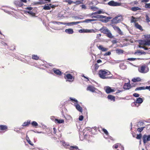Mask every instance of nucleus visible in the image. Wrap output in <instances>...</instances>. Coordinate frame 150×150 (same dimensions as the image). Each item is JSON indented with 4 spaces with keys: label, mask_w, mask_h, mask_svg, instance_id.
<instances>
[{
    "label": "nucleus",
    "mask_w": 150,
    "mask_h": 150,
    "mask_svg": "<svg viewBox=\"0 0 150 150\" xmlns=\"http://www.w3.org/2000/svg\"><path fill=\"white\" fill-rule=\"evenodd\" d=\"M122 21V17L121 16H118L114 18L112 20L111 22L110 23L109 25L110 27H112L113 28H119L118 27L115 26V24L121 22Z\"/></svg>",
    "instance_id": "1"
},
{
    "label": "nucleus",
    "mask_w": 150,
    "mask_h": 150,
    "mask_svg": "<svg viewBox=\"0 0 150 150\" xmlns=\"http://www.w3.org/2000/svg\"><path fill=\"white\" fill-rule=\"evenodd\" d=\"M110 72L107 70H101L99 71L98 74L100 78L103 79H107L109 78L108 76H106L109 74Z\"/></svg>",
    "instance_id": "2"
},
{
    "label": "nucleus",
    "mask_w": 150,
    "mask_h": 150,
    "mask_svg": "<svg viewBox=\"0 0 150 150\" xmlns=\"http://www.w3.org/2000/svg\"><path fill=\"white\" fill-rule=\"evenodd\" d=\"M138 71L141 73L145 74L149 71V69L147 66L143 65L139 68Z\"/></svg>",
    "instance_id": "3"
},
{
    "label": "nucleus",
    "mask_w": 150,
    "mask_h": 150,
    "mask_svg": "<svg viewBox=\"0 0 150 150\" xmlns=\"http://www.w3.org/2000/svg\"><path fill=\"white\" fill-rule=\"evenodd\" d=\"M100 30L101 32L104 34H106L108 37L110 38H113L110 31L108 29H100Z\"/></svg>",
    "instance_id": "4"
},
{
    "label": "nucleus",
    "mask_w": 150,
    "mask_h": 150,
    "mask_svg": "<svg viewBox=\"0 0 150 150\" xmlns=\"http://www.w3.org/2000/svg\"><path fill=\"white\" fill-rule=\"evenodd\" d=\"M62 143L63 146L66 148H69L70 150H74L78 149V148L76 146H70L65 142L63 141Z\"/></svg>",
    "instance_id": "5"
},
{
    "label": "nucleus",
    "mask_w": 150,
    "mask_h": 150,
    "mask_svg": "<svg viewBox=\"0 0 150 150\" xmlns=\"http://www.w3.org/2000/svg\"><path fill=\"white\" fill-rule=\"evenodd\" d=\"M96 29H82L79 30V32L80 33H95L97 31Z\"/></svg>",
    "instance_id": "6"
},
{
    "label": "nucleus",
    "mask_w": 150,
    "mask_h": 150,
    "mask_svg": "<svg viewBox=\"0 0 150 150\" xmlns=\"http://www.w3.org/2000/svg\"><path fill=\"white\" fill-rule=\"evenodd\" d=\"M64 78L66 79V81L72 82L74 80V78L73 77V76L70 74H65Z\"/></svg>",
    "instance_id": "7"
},
{
    "label": "nucleus",
    "mask_w": 150,
    "mask_h": 150,
    "mask_svg": "<svg viewBox=\"0 0 150 150\" xmlns=\"http://www.w3.org/2000/svg\"><path fill=\"white\" fill-rule=\"evenodd\" d=\"M121 3L117 2H115L114 1H111L108 3L109 6H121Z\"/></svg>",
    "instance_id": "8"
},
{
    "label": "nucleus",
    "mask_w": 150,
    "mask_h": 150,
    "mask_svg": "<svg viewBox=\"0 0 150 150\" xmlns=\"http://www.w3.org/2000/svg\"><path fill=\"white\" fill-rule=\"evenodd\" d=\"M142 140L144 144L150 141V135L144 134L143 136Z\"/></svg>",
    "instance_id": "9"
},
{
    "label": "nucleus",
    "mask_w": 150,
    "mask_h": 150,
    "mask_svg": "<svg viewBox=\"0 0 150 150\" xmlns=\"http://www.w3.org/2000/svg\"><path fill=\"white\" fill-rule=\"evenodd\" d=\"M139 43L141 45H150V40H139Z\"/></svg>",
    "instance_id": "10"
},
{
    "label": "nucleus",
    "mask_w": 150,
    "mask_h": 150,
    "mask_svg": "<svg viewBox=\"0 0 150 150\" xmlns=\"http://www.w3.org/2000/svg\"><path fill=\"white\" fill-rule=\"evenodd\" d=\"M105 89L106 92L107 93H109L115 91V90L114 89H112L109 86H105Z\"/></svg>",
    "instance_id": "11"
},
{
    "label": "nucleus",
    "mask_w": 150,
    "mask_h": 150,
    "mask_svg": "<svg viewBox=\"0 0 150 150\" xmlns=\"http://www.w3.org/2000/svg\"><path fill=\"white\" fill-rule=\"evenodd\" d=\"M81 22V21H78L76 22H72L68 23H63L62 22H60L61 23L64 25H66L68 26L72 25H76L78 23H80Z\"/></svg>",
    "instance_id": "12"
},
{
    "label": "nucleus",
    "mask_w": 150,
    "mask_h": 150,
    "mask_svg": "<svg viewBox=\"0 0 150 150\" xmlns=\"http://www.w3.org/2000/svg\"><path fill=\"white\" fill-rule=\"evenodd\" d=\"M97 89L95 88L93 86H88L87 88V90L89 91L92 92H94L97 90Z\"/></svg>",
    "instance_id": "13"
},
{
    "label": "nucleus",
    "mask_w": 150,
    "mask_h": 150,
    "mask_svg": "<svg viewBox=\"0 0 150 150\" xmlns=\"http://www.w3.org/2000/svg\"><path fill=\"white\" fill-rule=\"evenodd\" d=\"M14 4L17 7H21L23 5V4L18 0L15 1Z\"/></svg>",
    "instance_id": "14"
},
{
    "label": "nucleus",
    "mask_w": 150,
    "mask_h": 150,
    "mask_svg": "<svg viewBox=\"0 0 150 150\" xmlns=\"http://www.w3.org/2000/svg\"><path fill=\"white\" fill-rule=\"evenodd\" d=\"M74 106H75L76 108V109L80 112H82V108L80 106L79 104L78 103L77 104H75Z\"/></svg>",
    "instance_id": "15"
},
{
    "label": "nucleus",
    "mask_w": 150,
    "mask_h": 150,
    "mask_svg": "<svg viewBox=\"0 0 150 150\" xmlns=\"http://www.w3.org/2000/svg\"><path fill=\"white\" fill-rule=\"evenodd\" d=\"M104 17H103V19H102L101 21L105 23L108 22L109 20L111 18L110 17H106V16H104Z\"/></svg>",
    "instance_id": "16"
},
{
    "label": "nucleus",
    "mask_w": 150,
    "mask_h": 150,
    "mask_svg": "<svg viewBox=\"0 0 150 150\" xmlns=\"http://www.w3.org/2000/svg\"><path fill=\"white\" fill-rule=\"evenodd\" d=\"M53 71L57 75H60L61 74V72L60 71L59 69H53Z\"/></svg>",
    "instance_id": "17"
},
{
    "label": "nucleus",
    "mask_w": 150,
    "mask_h": 150,
    "mask_svg": "<svg viewBox=\"0 0 150 150\" xmlns=\"http://www.w3.org/2000/svg\"><path fill=\"white\" fill-rule=\"evenodd\" d=\"M130 88V86L129 84L128 83H125L124 86L123 88L126 90H128Z\"/></svg>",
    "instance_id": "18"
},
{
    "label": "nucleus",
    "mask_w": 150,
    "mask_h": 150,
    "mask_svg": "<svg viewBox=\"0 0 150 150\" xmlns=\"http://www.w3.org/2000/svg\"><path fill=\"white\" fill-rule=\"evenodd\" d=\"M107 98L108 99L110 100H112L114 101L115 100V97L111 95L108 96Z\"/></svg>",
    "instance_id": "19"
},
{
    "label": "nucleus",
    "mask_w": 150,
    "mask_h": 150,
    "mask_svg": "<svg viewBox=\"0 0 150 150\" xmlns=\"http://www.w3.org/2000/svg\"><path fill=\"white\" fill-rule=\"evenodd\" d=\"M65 32L69 34H71L74 32L72 29H67L65 30Z\"/></svg>",
    "instance_id": "20"
},
{
    "label": "nucleus",
    "mask_w": 150,
    "mask_h": 150,
    "mask_svg": "<svg viewBox=\"0 0 150 150\" xmlns=\"http://www.w3.org/2000/svg\"><path fill=\"white\" fill-rule=\"evenodd\" d=\"M132 11H140L141 8L138 7H134L131 8L130 9Z\"/></svg>",
    "instance_id": "21"
},
{
    "label": "nucleus",
    "mask_w": 150,
    "mask_h": 150,
    "mask_svg": "<svg viewBox=\"0 0 150 150\" xmlns=\"http://www.w3.org/2000/svg\"><path fill=\"white\" fill-rule=\"evenodd\" d=\"M7 129V127L6 125H0V129L1 130H6Z\"/></svg>",
    "instance_id": "22"
},
{
    "label": "nucleus",
    "mask_w": 150,
    "mask_h": 150,
    "mask_svg": "<svg viewBox=\"0 0 150 150\" xmlns=\"http://www.w3.org/2000/svg\"><path fill=\"white\" fill-rule=\"evenodd\" d=\"M143 102V100L142 98H137L136 100V102H134V103H138L139 104L142 103Z\"/></svg>",
    "instance_id": "23"
},
{
    "label": "nucleus",
    "mask_w": 150,
    "mask_h": 150,
    "mask_svg": "<svg viewBox=\"0 0 150 150\" xmlns=\"http://www.w3.org/2000/svg\"><path fill=\"white\" fill-rule=\"evenodd\" d=\"M98 48L99 50H101L103 52L106 51L108 50L107 48L103 47L101 45H99Z\"/></svg>",
    "instance_id": "24"
},
{
    "label": "nucleus",
    "mask_w": 150,
    "mask_h": 150,
    "mask_svg": "<svg viewBox=\"0 0 150 150\" xmlns=\"http://www.w3.org/2000/svg\"><path fill=\"white\" fill-rule=\"evenodd\" d=\"M137 18L134 17L133 16H132L131 18V22L132 23H134L135 24V23H136V22L137 21Z\"/></svg>",
    "instance_id": "25"
},
{
    "label": "nucleus",
    "mask_w": 150,
    "mask_h": 150,
    "mask_svg": "<svg viewBox=\"0 0 150 150\" xmlns=\"http://www.w3.org/2000/svg\"><path fill=\"white\" fill-rule=\"evenodd\" d=\"M25 138L26 141L30 144L32 146H33V144L32 143L31 141L30 140L29 137H28L27 135L26 136Z\"/></svg>",
    "instance_id": "26"
},
{
    "label": "nucleus",
    "mask_w": 150,
    "mask_h": 150,
    "mask_svg": "<svg viewBox=\"0 0 150 150\" xmlns=\"http://www.w3.org/2000/svg\"><path fill=\"white\" fill-rule=\"evenodd\" d=\"M49 4H45L43 7V9L45 10H49L50 9V7Z\"/></svg>",
    "instance_id": "27"
},
{
    "label": "nucleus",
    "mask_w": 150,
    "mask_h": 150,
    "mask_svg": "<svg viewBox=\"0 0 150 150\" xmlns=\"http://www.w3.org/2000/svg\"><path fill=\"white\" fill-rule=\"evenodd\" d=\"M96 20L94 19H87L85 21H83L82 22L84 23H88L89 22L95 21Z\"/></svg>",
    "instance_id": "28"
},
{
    "label": "nucleus",
    "mask_w": 150,
    "mask_h": 150,
    "mask_svg": "<svg viewBox=\"0 0 150 150\" xmlns=\"http://www.w3.org/2000/svg\"><path fill=\"white\" fill-rule=\"evenodd\" d=\"M115 51L116 53L119 54H123L124 52L123 50L121 49H117Z\"/></svg>",
    "instance_id": "29"
},
{
    "label": "nucleus",
    "mask_w": 150,
    "mask_h": 150,
    "mask_svg": "<svg viewBox=\"0 0 150 150\" xmlns=\"http://www.w3.org/2000/svg\"><path fill=\"white\" fill-rule=\"evenodd\" d=\"M92 17V18H102V19H103V17H105L104 16L101 15H97L96 16H93Z\"/></svg>",
    "instance_id": "30"
},
{
    "label": "nucleus",
    "mask_w": 150,
    "mask_h": 150,
    "mask_svg": "<svg viewBox=\"0 0 150 150\" xmlns=\"http://www.w3.org/2000/svg\"><path fill=\"white\" fill-rule=\"evenodd\" d=\"M132 81L134 82H136L137 81H141V79L139 77H137L136 78H134L133 79Z\"/></svg>",
    "instance_id": "31"
},
{
    "label": "nucleus",
    "mask_w": 150,
    "mask_h": 150,
    "mask_svg": "<svg viewBox=\"0 0 150 150\" xmlns=\"http://www.w3.org/2000/svg\"><path fill=\"white\" fill-rule=\"evenodd\" d=\"M30 120H28L27 122H24L23 124L22 125V126H26L28 125L30 123Z\"/></svg>",
    "instance_id": "32"
},
{
    "label": "nucleus",
    "mask_w": 150,
    "mask_h": 150,
    "mask_svg": "<svg viewBox=\"0 0 150 150\" xmlns=\"http://www.w3.org/2000/svg\"><path fill=\"white\" fill-rule=\"evenodd\" d=\"M146 54V53L144 51H141L137 52L135 53V54Z\"/></svg>",
    "instance_id": "33"
},
{
    "label": "nucleus",
    "mask_w": 150,
    "mask_h": 150,
    "mask_svg": "<svg viewBox=\"0 0 150 150\" xmlns=\"http://www.w3.org/2000/svg\"><path fill=\"white\" fill-rule=\"evenodd\" d=\"M83 0H81V1H74V3L76 5H79L82 3V2Z\"/></svg>",
    "instance_id": "34"
},
{
    "label": "nucleus",
    "mask_w": 150,
    "mask_h": 150,
    "mask_svg": "<svg viewBox=\"0 0 150 150\" xmlns=\"http://www.w3.org/2000/svg\"><path fill=\"white\" fill-rule=\"evenodd\" d=\"M55 121H56L58 123H64V121L63 120L61 119V120H58L57 119H55Z\"/></svg>",
    "instance_id": "35"
},
{
    "label": "nucleus",
    "mask_w": 150,
    "mask_h": 150,
    "mask_svg": "<svg viewBox=\"0 0 150 150\" xmlns=\"http://www.w3.org/2000/svg\"><path fill=\"white\" fill-rule=\"evenodd\" d=\"M26 12L31 15L32 16H35V13H33L32 11H26Z\"/></svg>",
    "instance_id": "36"
},
{
    "label": "nucleus",
    "mask_w": 150,
    "mask_h": 150,
    "mask_svg": "<svg viewBox=\"0 0 150 150\" xmlns=\"http://www.w3.org/2000/svg\"><path fill=\"white\" fill-rule=\"evenodd\" d=\"M145 87H139L135 89V91H139L145 89Z\"/></svg>",
    "instance_id": "37"
},
{
    "label": "nucleus",
    "mask_w": 150,
    "mask_h": 150,
    "mask_svg": "<svg viewBox=\"0 0 150 150\" xmlns=\"http://www.w3.org/2000/svg\"><path fill=\"white\" fill-rule=\"evenodd\" d=\"M144 127H142L140 128H139L137 129V131L139 132H141L145 128Z\"/></svg>",
    "instance_id": "38"
},
{
    "label": "nucleus",
    "mask_w": 150,
    "mask_h": 150,
    "mask_svg": "<svg viewBox=\"0 0 150 150\" xmlns=\"http://www.w3.org/2000/svg\"><path fill=\"white\" fill-rule=\"evenodd\" d=\"M134 26L136 28H142V26L137 23L134 24Z\"/></svg>",
    "instance_id": "39"
},
{
    "label": "nucleus",
    "mask_w": 150,
    "mask_h": 150,
    "mask_svg": "<svg viewBox=\"0 0 150 150\" xmlns=\"http://www.w3.org/2000/svg\"><path fill=\"white\" fill-rule=\"evenodd\" d=\"M32 125L33 126H36L38 125L37 123L35 121H33L31 123Z\"/></svg>",
    "instance_id": "40"
},
{
    "label": "nucleus",
    "mask_w": 150,
    "mask_h": 150,
    "mask_svg": "<svg viewBox=\"0 0 150 150\" xmlns=\"http://www.w3.org/2000/svg\"><path fill=\"white\" fill-rule=\"evenodd\" d=\"M32 57L33 59L35 60H37L39 58V57L37 55H33Z\"/></svg>",
    "instance_id": "41"
},
{
    "label": "nucleus",
    "mask_w": 150,
    "mask_h": 150,
    "mask_svg": "<svg viewBox=\"0 0 150 150\" xmlns=\"http://www.w3.org/2000/svg\"><path fill=\"white\" fill-rule=\"evenodd\" d=\"M91 9L93 10L94 11H96L97 9H98V8L95 6H92L91 7Z\"/></svg>",
    "instance_id": "42"
},
{
    "label": "nucleus",
    "mask_w": 150,
    "mask_h": 150,
    "mask_svg": "<svg viewBox=\"0 0 150 150\" xmlns=\"http://www.w3.org/2000/svg\"><path fill=\"white\" fill-rule=\"evenodd\" d=\"M142 136V134H138L137 135V137H136V138L138 139H141Z\"/></svg>",
    "instance_id": "43"
},
{
    "label": "nucleus",
    "mask_w": 150,
    "mask_h": 150,
    "mask_svg": "<svg viewBox=\"0 0 150 150\" xmlns=\"http://www.w3.org/2000/svg\"><path fill=\"white\" fill-rule=\"evenodd\" d=\"M146 20L147 22H150V18L148 17L147 15H146Z\"/></svg>",
    "instance_id": "44"
},
{
    "label": "nucleus",
    "mask_w": 150,
    "mask_h": 150,
    "mask_svg": "<svg viewBox=\"0 0 150 150\" xmlns=\"http://www.w3.org/2000/svg\"><path fill=\"white\" fill-rule=\"evenodd\" d=\"M145 7L146 8H150V3L146 4Z\"/></svg>",
    "instance_id": "45"
},
{
    "label": "nucleus",
    "mask_w": 150,
    "mask_h": 150,
    "mask_svg": "<svg viewBox=\"0 0 150 150\" xmlns=\"http://www.w3.org/2000/svg\"><path fill=\"white\" fill-rule=\"evenodd\" d=\"M137 59L136 58H128L127 59V60H129V61H134L135 60V59Z\"/></svg>",
    "instance_id": "46"
},
{
    "label": "nucleus",
    "mask_w": 150,
    "mask_h": 150,
    "mask_svg": "<svg viewBox=\"0 0 150 150\" xmlns=\"http://www.w3.org/2000/svg\"><path fill=\"white\" fill-rule=\"evenodd\" d=\"M103 131L106 135H108V132L106 129H103Z\"/></svg>",
    "instance_id": "47"
},
{
    "label": "nucleus",
    "mask_w": 150,
    "mask_h": 150,
    "mask_svg": "<svg viewBox=\"0 0 150 150\" xmlns=\"http://www.w3.org/2000/svg\"><path fill=\"white\" fill-rule=\"evenodd\" d=\"M83 116L82 115H81L79 116V120L82 121L83 120Z\"/></svg>",
    "instance_id": "48"
},
{
    "label": "nucleus",
    "mask_w": 150,
    "mask_h": 150,
    "mask_svg": "<svg viewBox=\"0 0 150 150\" xmlns=\"http://www.w3.org/2000/svg\"><path fill=\"white\" fill-rule=\"evenodd\" d=\"M133 96L135 97H138L139 96V95L138 93H135L133 94Z\"/></svg>",
    "instance_id": "49"
},
{
    "label": "nucleus",
    "mask_w": 150,
    "mask_h": 150,
    "mask_svg": "<svg viewBox=\"0 0 150 150\" xmlns=\"http://www.w3.org/2000/svg\"><path fill=\"white\" fill-rule=\"evenodd\" d=\"M117 29V31L118 33L119 34L121 35H122V33L121 31V30H120V29Z\"/></svg>",
    "instance_id": "50"
},
{
    "label": "nucleus",
    "mask_w": 150,
    "mask_h": 150,
    "mask_svg": "<svg viewBox=\"0 0 150 150\" xmlns=\"http://www.w3.org/2000/svg\"><path fill=\"white\" fill-rule=\"evenodd\" d=\"M119 144H120H120H115L113 146V147H114V148L115 149H117L118 148V145Z\"/></svg>",
    "instance_id": "51"
},
{
    "label": "nucleus",
    "mask_w": 150,
    "mask_h": 150,
    "mask_svg": "<svg viewBox=\"0 0 150 150\" xmlns=\"http://www.w3.org/2000/svg\"><path fill=\"white\" fill-rule=\"evenodd\" d=\"M144 124V123L142 122H139L138 123V127H139L142 125H143Z\"/></svg>",
    "instance_id": "52"
},
{
    "label": "nucleus",
    "mask_w": 150,
    "mask_h": 150,
    "mask_svg": "<svg viewBox=\"0 0 150 150\" xmlns=\"http://www.w3.org/2000/svg\"><path fill=\"white\" fill-rule=\"evenodd\" d=\"M70 99L72 101V102H73V101H76V102L77 101V100L72 97H70Z\"/></svg>",
    "instance_id": "53"
},
{
    "label": "nucleus",
    "mask_w": 150,
    "mask_h": 150,
    "mask_svg": "<svg viewBox=\"0 0 150 150\" xmlns=\"http://www.w3.org/2000/svg\"><path fill=\"white\" fill-rule=\"evenodd\" d=\"M111 52H108L107 53H106L104 55L105 56H107V55H109L111 54Z\"/></svg>",
    "instance_id": "54"
},
{
    "label": "nucleus",
    "mask_w": 150,
    "mask_h": 150,
    "mask_svg": "<svg viewBox=\"0 0 150 150\" xmlns=\"http://www.w3.org/2000/svg\"><path fill=\"white\" fill-rule=\"evenodd\" d=\"M139 47L140 48H144V49L145 50H147L148 49V48L147 47H142L141 46H139Z\"/></svg>",
    "instance_id": "55"
},
{
    "label": "nucleus",
    "mask_w": 150,
    "mask_h": 150,
    "mask_svg": "<svg viewBox=\"0 0 150 150\" xmlns=\"http://www.w3.org/2000/svg\"><path fill=\"white\" fill-rule=\"evenodd\" d=\"M74 1H71V0H69V1H67V2H68V3L69 4H71L72 3H74Z\"/></svg>",
    "instance_id": "56"
},
{
    "label": "nucleus",
    "mask_w": 150,
    "mask_h": 150,
    "mask_svg": "<svg viewBox=\"0 0 150 150\" xmlns=\"http://www.w3.org/2000/svg\"><path fill=\"white\" fill-rule=\"evenodd\" d=\"M72 18H74L75 19H79V17H78V16H73L72 17Z\"/></svg>",
    "instance_id": "57"
},
{
    "label": "nucleus",
    "mask_w": 150,
    "mask_h": 150,
    "mask_svg": "<svg viewBox=\"0 0 150 150\" xmlns=\"http://www.w3.org/2000/svg\"><path fill=\"white\" fill-rule=\"evenodd\" d=\"M81 7L82 8L84 9H86V7L85 5H81Z\"/></svg>",
    "instance_id": "58"
},
{
    "label": "nucleus",
    "mask_w": 150,
    "mask_h": 150,
    "mask_svg": "<svg viewBox=\"0 0 150 150\" xmlns=\"http://www.w3.org/2000/svg\"><path fill=\"white\" fill-rule=\"evenodd\" d=\"M26 9L29 10V11H30L32 10L33 9V8L31 7H27L26 8Z\"/></svg>",
    "instance_id": "59"
},
{
    "label": "nucleus",
    "mask_w": 150,
    "mask_h": 150,
    "mask_svg": "<svg viewBox=\"0 0 150 150\" xmlns=\"http://www.w3.org/2000/svg\"><path fill=\"white\" fill-rule=\"evenodd\" d=\"M50 6V8H54L55 7V6L54 5H53L51 4H49Z\"/></svg>",
    "instance_id": "60"
},
{
    "label": "nucleus",
    "mask_w": 150,
    "mask_h": 150,
    "mask_svg": "<svg viewBox=\"0 0 150 150\" xmlns=\"http://www.w3.org/2000/svg\"><path fill=\"white\" fill-rule=\"evenodd\" d=\"M122 91H123V90H118L117 91V92H116V94L119 93L120 92H122Z\"/></svg>",
    "instance_id": "61"
},
{
    "label": "nucleus",
    "mask_w": 150,
    "mask_h": 150,
    "mask_svg": "<svg viewBox=\"0 0 150 150\" xmlns=\"http://www.w3.org/2000/svg\"><path fill=\"white\" fill-rule=\"evenodd\" d=\"M145 88V89H147L150 90V86H146Z\"/></svg>",
    "instance_id": "62"
},
{
    "label": "nucleus",
    "mask_w": 150,
    "mask_h": 150,
    "mask_svg": "<svg viewBox=\"0 0 150 150\" xmlns=\"http://www.w3.org/2000/svg\"><path fill=\"white\" fill-rule=\"evenodd\" d=\"M112 42L113 44H115L117 43V42L116 40H113L112 41Z\"/></svg>",
    "instance_id": "63"
},
{
    "label": "nucleus",
    "mask_w": 150,
    "mask_h": 150,
    "mask_svg": "<svg viewBox=\"0 0 150 150\" xmlns=\"http://www.w3.org/2000/svg\"><path fill=\"white\" fill-rule=\"evenodd\" d=\"M149 0H142V2H147L149 1Z\"/></svg>",
    "instance_id": "64"
}]
</instances>
